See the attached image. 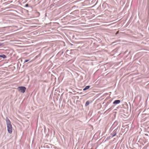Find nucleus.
I'll return each instance as SVG.
<instances>
[{
	"label": "nucleus",
	"mask_w": 149,
	"mask_h": 149,
	"mask_svg": "<svg viewBox=\"0 0 149 149\" xmlns=\"http://www.w3.org/2000/svg\"><path fill=\"white\" fill-rule=\"evenodd\" d=\"M38 17L40 15V14L38 12Z\"/></svg>",
	"instance_id": "nucleus-11"
},
{
	"label": "nucleus",
	"mask_w": 149,
	"mask_h": 149,
	"mask_svg": "<svg viewBox=\"0 0 149 149\" xmlns=\"http://www.w3.org/2000/svg\"><path fill=\"white\" fill-rule=\"evenodd\" d=\"M29 59H27V60H26L24 61V63H26V62L28 61H29Z\"/></svg>",
	"instance_id": "nucleus-9"
},
{
	"label": "nucleus",
	"mask_w": 149,
	"mask_h": 149,
	"mask_svg": "<svg viewBox=\"0 0 149 149\" xmlns=\"http://www.w3.org/2000/svg\"><path fill=\"white\" fill-rule=\"evenodd\" d=\"M90 87V86H86L85 88H84L83 89V90L84 91H85L86 90H87L88 89H89Z\"/></svg>",
	"instance_id": "nucleus-6"
},
{
	"label": "nucleus",
	"mask_w": 149,
	"mask_h": 149,
	"mask_svg": "<svg viewBox=\"0 0 149 149\" xmlns=\"http://www.w3.org/2000/svg\"><path fill=\"white\" fill-rule=\"evenodd\" d=\"M117 133V132L116 130H114L113 131V132L112 134H111V135H112V136H111V138H112L113 137H114V136H115L116 135V134Z\"/></svg>",
	"instance_id": "nucleus-4"
},
{
	"label": "nucleus",
	"mask_w": 149,
	"mask_h": 149,
	"mask_svg": "<svg viewBox=\"0 0 149 149\" xmlns=\"http://www.w3.org/2000/svg\"><path fill=\"white\" fill-rule=\"evenodd\" d=\"M120 101L119 100H114L113 102V104L115 105H116L119 104L120 103Z\"/></svg>",
	"instance_id": "nucleus-3"
},
{
	"label": "nucleus",
	"mask_w": 149,
	"mask_h": 149,
	"mask_svg": "<svg viewBox=\"0 0 149 149\" xmlns=\"http://www.w3.org/2000/svg\"><path fill=\"white\" fill-rule=\"evenodd\" d=\"M6 122L8 131L9 133L11 134L12 132V127L10 121L8 117L6 118Z\"/></svg>",
	"instance_id": "nucleus-1"
},
{
	"label": "nucleus",
	"mask_w": 149,
	"mask_h": 149,
	"mask_svg": "<svg viewBox=\"0 0 149 149\" xmlns=\"http://www.w3.org/2000/svg\"><path fill=\"white\" fill-rule=\"evenodd\" d=\"M68 51V50H66V52H67Z\"/></svg>",
	"instance_id": "nucleus-13"
},
{
	"label": "nucleus",
	"mask_w": 149,
	"mask_h": 149,
	"mask_svg": "<svg viewBox=\"0 0 149 149\" xmlns=\"http://www.w3.org/2000/svg\"><path fill=\"white\" fill-rule=\"evenodd\" d=\"M111 138H111V136H108L106 139L105 140V141H107Z\"/></svg>",
	"instance_id": "nucleus-8"
},
{
	"label": "nucleus",
	"mask_w": 149,
	"mask_h": 149,
	"mask_svg": "<svg viewBox=\"0 0 149 149\" xmlns=\"http://www.w3.org/2000/svg\"><path fill=\"white\" fill-rule=\"evenodd\" d=\"M28 4H26L25 5V7H28Z\"/></svg>",
	"instance_id": "nucleus-10"
},
{
	"label": "nucleus",
	"mask_w": 149,
	"mask_h": 149,
	"mask_svg": "<svg viewBox=\"0 0 149 149\" xmlns=\"http://www.w3.org/2000/svg\"><path fill=\"white\" fill-rule=\"evenodd\" d=\"M112 109L111 108H109V109H108V110L110 111Z\"/></svg>",
	"instance_id": "nucleus-12"
},
{
	"label": "nucleus",
	"mask_w": 149,
	"mask_h": 149,
	"mask_svg": "<svg viewBox=\"0 0 149 149\" xmlns=\"http://www.w3.org/2000/svg\"><path fill=\"white\" fill-rule=\"evenodd\" d=\"M90 104L89 102L88 101H87L86 102L85 106H88Z\"/></svg>",
	"instance_id": "nucleus-7"
},
{
	"label": "nucleus",
	"mask_w": 149,
	"mask_h": 149,
	"mask_svg": "<svg viewBox=\"0 0 149 149\" xmlns=\"http://www.w3.org/2000/svg\"><path fill=\"white\" fill-rule=\"evenodd\" d=\"M37 57V56H36V57Z\"/></svg>",
	"instance_id": "nucleus-15"
},
{
	"label": "nucleus",
	"mask_w": 149,
	"mask_h": 149,
	"mask_svg": "<svg viewBox=\"0 0 149 149\" xmlns=\"http://www.w3.org/2000/svg\"><path fill=\"white\" fill-rule=\"evenodd\" d=\"M63 52H62V54H63Z\"/></svg>",
	"instance_id": "nucleus-14"
},
{
	"label": "nucleus",
	"mask_w": 149,
	"mask_h": 149,
	"mask_svg": "<svg viewBox=\"0 0 149 149\" xmlns=\"http://www.w3.org/2000/svg\"><path fill=\"white\" fill-rule=\"evenodd\" d=\"M0 57H1L3 59L5 58L6 57V55L2 54L0 55Z\"/></svg>",
	"instance_id": "nucleus-5"
},
{
	"label": "nucleus",
	"mask_w": 149,
	"mask_h": 149,
	"mask_svg": "<svg viewBox=\"0 0 149 149\" xmlns=\"http://www.w3.org/2000/svg\"><path fill=\"white\" fill-rule=\"evenodd\" d=\"M26 89V88L25 87L23 86H19L17 88V89L19 91L22 93L25 92Z\"/></svg>",
	"instance_id": "nucleus-2"
}]
</instances>
